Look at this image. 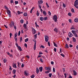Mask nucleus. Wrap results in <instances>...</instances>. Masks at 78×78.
<instances>
[{
  "label": "nucleus",
  "instance_id": "e433bc0d",
  "mask_svg": "<svg viewBox=\"0 0 78 78\" xmlns=\"http://www.w3.org/2000/svg\"><path fill=\"white\" fill-rule=\"evenodd\" d=\"M34 39H36L37 38V34H36L34 35Z\"/></svg>",
  "mask_w": 78,
  "mask_h": 78
},
{
  "label": "nucleus",
  "instance_id": "6e6552de",
  "mask_svg": "<svg viewBox=\"0 0 78 78\" xmlns=\"http://www.w3.org/2000/svg\"><path fill=\"white\" fill-rule=\"evenodd\" d=\"M45 70H51V68L50 67H45Z\"/></svg>",
  "mask_w": 78,
  "mask_h": 78
},
{
  "label": "nucleus",
  "instance_id": "ddd939ff",
  "mask_svg": "<svg viewBox=\"0 0 78 78\" xmlns=\"http://www.w3.org/2000/svg\"><path fill=\"white\" fill-rule=\"evenodd\" d=\"M23 27L25 29H27V24H24L23 25Z\"/></svg>",
  "mask_w": 78,
  "mask_h": 78
},
{
  "label": "nucleus",
  "instance_id": "5701e85b",
  "mask_svg": "<svg viewBox=\"0 0 78 78\" xmlns=\"http://www.w3.org/2000/svg\"><path fill=\"white\" fill-rule=\"evenodd\" d=\"M34 9V7H33L30 10V13H32L33 12V10Z\"/></svg>",
  "mask_w": 78,
  "mask_h": 78
},
{
  "label": "nucleus",
  "instance_id": "c9c22d12",
  "mask_svg": "<svg viewBox=\"0 0 78 78\" xmlns=\"http://www.w3.org/2000/svg\"><path fill=\"white\" fill-rule=\"evenodd\" d=\"M35 24L36 27H39V25H38L37 24V22H35Z\"/></svg>",
  "mask_w": 78,
  "mask_h": 78
},
{
  "label": "nucleus",
  "instance_id": "7c9ffc66",
  "mask_svg": "<svg viewBox=\"0 0 78 78\" xmlns=\"http://www.w3.org/2000/svg\"><path fill=\"white\" fill-rule=\"evenodd\" d=\"M77 5H77L76 4H74V6L75 7V8H77V9H78V6H77Z\"/></svg>",
  "mask_w": 78,
  "mask_h": 78
},
{
  "label": "nucleus",
  "instance_id": "3c124183",
  "mask_svg": "<svg viewBox=\"0 0 78 78\" xmlns=\"http://www.w3.org/2000/svg\"><path fill=\"white\" fill-rule=\"evenodd\" d=\"M25 47H26V48H27V44L25 43L24 45Z\"/></svg>",
  "mask_w": 78,
  "mask_h": 78
},
{
  "label": "nucleus",
  "instance_id": "052dcab7",
  "mask_svg": "<svg viewBox=\"0 0 78 78\" xmlns=\"http://www.w3.org/2000/svg\"><path fill=\"white\" fill-rule=\"evenodd\" d=\"M20 34V31H19L18 32V36H19Z\"/></svg>",
  "mask_w": 78,
  "mask_h": 78
},
{
  "label": "nucleus",
  "instance_id": "f257e3e1",
  "mask_svg": "<svg viewBox=\"0 0 78 78\" xmlns=\"http://www.w3.org/2000/svg\"><path fill=\"white\" fill-rule=\"evenodd\" d=\"M53 19L54 20L55 22H56L57 19V16L56 15H54L53 17Z\"/></svg>",
  "mask_w": 78,
  "mask_h": 78
},
{
  "label": "nucleus",
  "instance_id": "6e6d98bb",
  "mask_svg": "<svg viewBox=\"0 0 78 78\" xmlns=\"http://www.w3.org/2000/svg\"><path fill=\"white\" fill-rule=\"evenodd\" d=\"M16 45L17 47H18L19 46H18V44H17V42L16 43Z\"/></svg>",
  "mask_w": 78,
  "mask_h": 78
},
{
  "label": "nucleus",
  "instance_id": "473e14b6",
  "mask_svg": "<svg viewBox=\"0 0 78 78\" xmlns=\"http://www.w3.org/2000/svg\"><path fill=\"white\" fill-rule=\"evenodd\" d=\"M54 31H55L56 32V33H58V30H57V29H56V28H55L54 29Z\"/></svg>",
  "mask_w": 78,
  "mask_h": 78
},
{
  "label": "nucleus",
  "instance_id": "09e8293b",
  "mask_svg": "<svg viewBox=\"0 0 78 78\" xmlns=\"http://www.w3.org/2000/svg\"><path fill=\"white\" fill-rule=\"evenodd\" d=\"M68 16H71V13H70V12H69L68 14Z\"/></svg>",
  "mask_w": 78,
  "mask_h": 78
},
{
  "label": "nucleus",
  "instance_id": "c85d7f7f",
  "mask_svg": "<svg viewBox=\"0 0 78 78\" xmlns=\"http://www.w3.org/2000/svg\"><path fill=\"white\" fill-rule=\"evenodd\" d=\"M40 13H39V12H38V11H37V13L36 15L37 16H39Z\"/></svg>",
  "mask_w": 78,
  "mask_h": 78
},
{
  "label": "nucleus",
  "instance_id": "f8f14e48",
  "mask_svg": "<svg viewBox=\"0 0 78 78\" xmlns=\"http://www.w3.org/2000/svg\"><path fill=\"white\" fill-rule=\"evenodd\" d=\"M18 48L19 50H20V51H22V48L20 46H19L18 47Z\"/></svg>",
  "mask_w": 78,
  "mask_h": 78
},
{
  "label": "nucleus",
  "instance_id": "1a4fd4ad",
  "mask_svg": "<svg viewBox=\"0 0 78 78\" xmlns=\"http://www.w3.org/2000/svg\"><path fill=\"white\" fill-rule=\"evenodd\" d=\"M42 70H43V68H42V67H40L39 68V70L40 72H42Z\"/></svg>",
  "mask_w": 78,
  "mask_h": 78
},
{
  "label": "nucleus",
  "instance_id": "393cba45",
  "mask_svg": "<svg viewBox=\"0 0 78 78\" xmlns=\"http://www.w3.org/2000/svg\"><path fill=\"white\" fill-rule=\"evenodd\" d=\"M24 75L26 76H27L28 75V73H27V71H25L24 72Z\"/></svg>",
  "mask_w": 78,
  "mask_h": 78
},
{
  "label": "nucleus",
  "instance_id": "cd10ccee",
  "mask_svg": "<svg viewBox=\"0 0 78 78\" xmlns=\"http://www.w3.org/2000/svg\"><path fill=\"white\" fill-rule=\"evenodd\" d=\"M75 28L73 27V26H72L71 28V30H75Z\"/></svg>",
  "mask_w": 78,
  "mask_h": 78
},
{
  "label": "nucleus",
  "instance_id": "4c0bfd02",
  "mask_svg": "<svg viewBox=\"0 0 78 78\" xmlns=\"http://www.w3.org/2000/svg\"><path fill=\"white\" fill-rule=\"evenodd\" d=\"M18 34H17V33H16L15 34V37H16L17 36Z\"/></svg>",
  "mask_w": 78,
  "mask_h": 78
},
{
  "label": "nucleus",
  "instance_id": "2eb2a0df",
  "mask_svg": "<svg viewBox=\"0 0 78 78\" xmlns=\"http://www.w3.org/2000/svg\"><path fill=\"white\" fill-rule=\"evenodd\" d=\"M43 13L44 14V16H46V15H47V13H46V12H45V11H43Z\"/></svg>",
  "mask_w": 78,
  "mask_h": 78
},
{
  "label": "nucleus",
  "instance_id": "58836bf2",
  "mask_svg": "<svg viewBox=\"0 0 78 78\" xmlns=\"http://www.w3.org/2000/svg\"><path fill=\"white\" fill-rule=\"evenodd\" d=\"M76 37H78V35H77V34L76 33L75 34H74Z\"/></svg>",
  "mask_w": 78,
  "mask_h": 78
},
{
  "label": "nucleus",
  "instance_id": "a18cd8bd",
  "mask_svg": "<svg viewBox=\"0 0 78 78\" xmlns=\"http://www.w3.org/2000/svg\"><path fill=\"white\" fill-rule=\"evenodd\" d=\"M28 38H27L25 40V42H28Z\"/></svg>",
  "mask_w": 78,
  "mask_h": 78
},
{
  "label": "nucleus",
  "instance_id": "7ed1b4c3",
  "mask_svg": "<svg viewBox=\"0 0 78 78\" xmlns=\"http://www.w3.org/2000/svg\"><path fill=\"white\" fill-rule=\"evenodd\" d=\"M7 12L8 14H9V17H11V12H10V10L8 9L7 10Z\"/></svg>",
  "mask_w": 78,
  "mask_h": 78
},
{
  "label": "nucleus",
  "instance_id": "774afa93",
  "mask_svg": "<svg viewBox=\"0 0 78 78\" xmlns=\"http://www.w3.org/2000/svg\"><path fill=\"white\" fill-rule=\"evenodd\" d=\"M41 47H42V48H45V47L44 46H43V45H42L41 46Z\"/></svg>",
  "mask_w": 78,
  "mask_h": 78
},
{
  "label": "nucleus",
  "instance_id": "4468645a",
  "mask_svg": "<svg viewBox=\"0 0 78 78\" xmlns=\"http://www.w3.org/2000/svg\"><path fill=\"white\" fill-rule=\"evenodd\" d=\"M36 72L37 74H38V73H39V70L37 68H36Z\"/></svg>",
  "mask_w": 78,
  "mask_h": 78
},
{
  "label": "nucleus",
  "instance_id": "79ce46f5",
  "mask_svg": "<svg viewBox=\"0 0 78 78\" xmlns=\"http://www.w3.org/2000/svg\"><path fill=\"white\" fill-rule=\"evenodd\" d=\"M35 76L34 75H33L30 76L31 78H34Z\"/></svg>",
  "mask_w": 78,
  "mask_h": 78
},
{
  "label": "nucleus",
  "instance_id": "338daca9",
  "mask_svg": "<svg viewBox=\"0 0 78 78\" xmlns=\"http://www.w3.org/2000/svg\"><path fill=\"white\" fill-rule=\"evenodd\" d=\"M13 2V0H11V2H10L11 3H12Z\"/></svg>",
  "mask_w": 78,
  "mask_h": 78
},
{
  "label": "nucleus",
  "instance_id": "c756f323",
  "mask_svg": "<svg viewBox=\"0 0 78 78\" xmlns=\"http://www.w3.org/2000/svg\"><path fill=\"white\" fill-rule=\"evenodd\" d=\"M53 44L55 47H58V46H57V44L55 43V42H53Z\"/></svg>",
  "mask_w": 78,
  "mask_h": 78
},
{
  "label": "nucleus",
  "instance_id": "13d9d810",
  "mask_svg": "<svg viewBox=\"0 0 78 78\" xmlns=\"http://www.w3.org/2000/svg\"><path fill=\"white\" fill-rule=\"evenodd\" d=\"M53 71L54 72H55V68H53Z\"/></svg>",
  "mask_w": 78,
  "mask_h": 78
},
{
  "label": "nucleus",
  "instance_id": "de8ad7c7",
  "mask_svg": "<svg viewBox=\"0 0 78 78\" xmlns=\"http://www.w3.org/2000/svg\"><path fill=\"white\" fill-rule=\"evenodd\" d=\"M5 8L6 9H7V10H8V9H8V7H7V6H6L5 5Z\"/></svg>",
  "mask_w": 78,
  "mask_h": 78
},
{
  "label": "nucleus",
  "instance_id": "423d86ee",
  "mask_svg": "<svg viewBox=\"0 0 78 78\" xmlns=\"http://www.w3.org/2000/svg\"><path fill=\"white\" fill-rule=\"evenodd\" d=\"M32 31L34 34L36 33V30L34 28H33L32 30Z\"/></svg>",
  "mask_w": 78,
  "mask_h": 78
},
{
  "label": "nucleus",
  "instance_id": "0eeeda50",
  "mask_svg": "<svg viewBox=\"0 0 78 78\" xmlns=\"http://www.w3.org/2000/svg\"><path fill=\"white\" fill-rule=\"evenodd\" d=\"M68 35L70 37H72L73 36V34L71 32H69L68 34Z\"/></svg>",
  "mask_w": 78,
  "mask_h": 78
},
{
  "label": "nucleus",
  "instance_id": "4be33fe9",
  "mask_svg": "<svg viewBox=\"0 0 78 78\" xmlns=\"http://www.w3.org/2000/svg\"><path fill=\"white\" fill-rule=\"evenodd\" d=\"M40 19L41 21H43V20H44V18L42 17H41L40 18Z\"/></svg>",
  "mask_w": 78,
  "mask_h": 78
},
{
  "label": "nucleus",
  "instance_id": "20e7f679",
  "mask_svg": "<svg viewBox=\"0 0 78 78\" xmlns=\"http://www.w3.org/2000/svg\"><path fill=\"white\" fill-rule=\"evenodd\" d=\"M9 25H10L11 27H12L13 26H14V22L12 21L11 23L9 24Z\"/></svg>",
  "mask_w": 78,
  "mask_h": 78
},
{
  "label": "nucleus",
  "instance_id": "ea45409f",
  "mask_svg": "<svg viewBox=\"0 0 78 78\" xmlns=\"http://www.w3.org/2000/svg\"><path fill=\"white\" fill-rule=\"evenodd\" d=\"M48 19V18L47 16L44 18V20H47Z\"/></svg>",
  "mask_w": 78,
  "mask_h": 78
},
{
  "label": "nucleus",
  "instance_id": "9b49d317",
  "mask_svg": "<svg viewBox=\"0 0 78 78\" xmlns=\"http://www.w3.org/2000/svg\"><path fill=\"white\" fill-rule=\"evenodd\" d=\"M38 2L39 4H42V3H43V1L42 0H40L38 1Z\"/></svg>",
  "mask_w": 78,
  "mask_h": 78
},
{
  "label": "nucleus",
  "instance_id": "0e129e2a",
  "mask_svg": "<svg viewBox=\"0 0 78 78\" xmlns=\"http://www.w3.org/2000/svg\"><path fill=\"white\" fill-rule=\"evenodd\" d=\"M54 51H55V52H56V48H54Z\"/></svg>",
  "mask_w": 78,
  "mask_h": 78
},
{
  "label": "nucleus",
  "instance_id": "49530a36",
  "mask_svg": "<svg viewBox=\"0 0 78 78\" xmlns=\"http://www.w3.org/2000/svg\"><path fill=\"white\" fill-rule=\"evenodd\" d=\"M20 22L21 23H23V20H21Z\"/></svg>",
  "mask_w": 78,
  "mask_h": 78
},
{
  "label": "nucleus",
  "instance_id": "9d476101",
  "mask_svg": "<svg viewBox=\"0 0 78 78\" xmlns=\"http://www.w3.org/2000/svg\"><path fill=\"white\" fill-rule=\"evenodd\" d=\"M74 5H78V0H76V1H75Z\"/></svg>",
  "mask_w": 78,
  "mask_h": 78
},
{
  "label": "nucleus",
  "instance_id": "bb28decb",
  "mask_svg": "<svg viewBox=\"0 0 78 78\" xmlns=\"http://www.w3.org/2000/svg\"><path fill=\"white\" fill-rule=\"evenodd\" d=\"M23 16H25V17L27 16V13L25 12V13H24L23 14Z\"/></svg>",
  "mask_w": 78,
  "mask_h": 78
},
{
  "label": "nucleus",
  "instance_id": "f704fd0d",
  "mask_svg": "<svg viewBox=\"0 0 78 78\" xmlns=\"http://www.w3.org/2000/svg\"><path fill=\"white\" fill-rule=\"evenodd\" d=\"M51 72V70H49V71H46V73H50Z\"/></svg>",
  "mask_w": 78,
  "mask_h": 78
},
{
  "label": "nucleus",
  "instance_id": "2f4dec72",
  "mask_svg": "<svg viewBox=\"0 0 78 78\" xmlns=\"http://www.w3.org/2000/svg\"><path fill=\"white\" fill-rule=\"evenodd\" d=\"M52 75V74L51 73H49L48 74V76L49 77H50V78H51V76Z\"/></svg>",
  "mask_w": 78,
  "mask_h": 78
},
{
  "label": "nucleus",
  "instance_id": "39448f33",
  "mask_svg": "<svg viewBox=\"0 0 78 78\" xmlns=\"http://www.w3.org/2000/svg\"><path fill=\"white\" fill-rule=\"evenodd\" d=\"M48 36L46 35L45 36V41H46V42H48Z\"/></svg>",
  "mask_w": 78,
  "mask_h": 78
},
{
  "label": "nucleus",
  "instance_id": "72a5a7b5",
  "mask_svg": "<svg viewBox=\"0 0 78 78\" xmlns=\"http://www.w3.org/2000/svg\"><path fill=\"white\" fill-rule=\"evenodd\" d=\"M16 71L15 69H13V74H15L16 73Z\"/></svg>",
  "mask_w": 78,
  "mask_h": 78
},
{
  "label": "nucleus",
  "instance_id": "680f3d73",
  "mask_svg": "<svg viewBox=\"0 0 78 78\" xmlns=\"http://www.w3.org/2000/svg\"><path fill=\"white\" fill-rule=\"evenodd\" d=\"M69 21L70 23H71L72 22V20L71 19H69Z\"/></svg>",
  "mask_w": 78,
  "mask_h": 78
},
{
  "label": "nucleus",
  "instance_id": "f03ea898",
  "mask_svg": "<svg viewBox=\"0 0 78 78\" xmlns=\"http://www.w3.org/2000/svg\"><path fill=\"white\" fill-rule=\"evenodd\" d=\"M33 41L34 42H35L34 45V50H35L36 48V40H33Z\"/></svg>",
  "mask_w": 78,
  "mask_h": 78
},
{
  "label": "nucleus",
  "instance_id": "37998d69",
  "mask_svg": "<svg viewBox=\"0 0 78 78\" xmlns=\"http://www.w3.org/2000/svg\"><path fill=\"white\" fill-rule=\"evenodd\" d=\"M71 11L72 12H75V11L74 10V9L73 8H72L71 9Z\"/></svg>",
  "mask_w": 78,
  "mask_h": 78
},
{
  "label": "nucleus",
  "instance_id": "5fc2aeb1",
  "mask_svg": "<svg viewBox=\"0 0 78 78\" xmlns=\"http://www.w3.org/2000/svg\"><path fill=\"white\" fill-rule=\"evenodd\" d=\"M64 76H65V78H66L67 77V74L66 73H65L64 74Z\"/></svg>",
  "mask_w": 78,
  "mask_h": 78
},
{
  "label": "nucleus",
  "instance_id": "e2e57ef3",
  "mask_svg": "<svg viewBox=\"0 0 78 78\" xmlns=\"http://www.w3.org/2000/svg\"><path fill=\"white\" fill-rule=\"evenodd\" d=\"M60 55H61V56H63V57H64V55L62 54H60Z\"/></svg>",
  "mask_w": 78,
  "mask_h": 78
},
{
  "label": "nucleus",
  "instance_id": "b1692460",
  "mask_svg": "<svg viewBox=\"0 0 78 78\" xmlns=\"http://www.w3.org/2000/svg\"><path fill=\"white\" fill-rule=\"evenodd\" d=\"M13 67L15 68V69H16V68H17V66H16V64H13Z\"/></svg>",
  "mask_w": 78,
  "mask_h": 78
},
{
  "label": "nucleus",
  "instance_id": "aec40b11",
  "mask_svg": "<svg viewBox=\"0 0 78 78\" xmlns=\"http://www.w3.org/2000/svg\"><path fill=\"white\" fill-rule=\"evenodd\" d=\"M74 22H78V18L75 19Z\"/></svg>",
  "mask_w": 78,
  "mask_h": 78
},
{
  "label": "nucleus",
  "instance_id": "dca6fc26",
  "mask_svg": "<svg viewBox=\"0 0 78 78\" xmlns=\"http://www.w3.org/2000/svg\"><path fill=\"white\" fill-rule=\"evenodd\" d=\"M73 75H76V71L75 70H73Z\"/></svg>",
  "mask_w": 78,
  "mask_h": 78
},
{
  "label": "nucleus",
  "instance_id": "4d7b16f0",
  "mask_svg": "<svg viewBox=\"0 0 78 78\" xmlns=\"http://www.w3.org/2000/svg\"><path fill=\"white\" fill-rule=\"evenodd\" d=\"M69 47H70V48L71 47H73V45L71 44H69Z\"/></svg>",
  "mask_w": 78,
  "mask_h": 78
},
{
  "label": "nucleus",
  "instance_id": "a878e982",
  "mask_svg": "<svg viewBox=\"0 0 78 78\" xmlns=\"http://www.w3.org/2000/svg\"><path fill=\"white\" fill-rule=\"evenodd\" d=\"M7 61V60L6 59H4L3 60L4 63H6V62Z\"/></svg>",
  "mask_w": 78,
  "mask_h": 78
},
{
  "label": "nucleus",
  "instance_id": "bf43d9fd",
  "mask_svg": "<svg viewBox=\"0 0 78 78\" xmlns=\"http://www.w3.org/2000/svg\"><path fill=\"white\" fill-rule=\"evenodd\" d=\"M26 58H27L28 59L30 58V57L28 55H26Z\"/></svg>",
  "mask_w": 78,
  "mask_h": 78
},
{
  "label": "nucleus",
  "instance_id": "864d4df0",
  "mask_svg": "<svg viewBox=\"0 0 78 78\" xmlns=\"http://www.w3.org/2000/svg\"><path fill=\"white\" fill-rule=\"evenodd\" d=\"M63 7H64V8H66V5H65V4H64V3L63 4Z\"/></svg>",
  "mask_w": 78,
  "mask_h": 78
},
{
  "label": "nucleus",
  "instance_id": "8fccbe9b",
  "mask_svg": "<svg viewBox=\"0 0 78 78\" xmlns=\"http://www.w3.org/2000/svg\"><path fill=\"white\" fill-rule=\"evenodd\" d=\"M48 46H49V47H50V41L48 42Z\"/></svg>",
  "mask_w": 78,
  "mask_h": 78
},
{
  "label": "nucleus",
  "instance_id": "603ef678",
  "mask_svg": "<svg viewBox=\"0 0 78 78\" xmlns=\"http://www.w3.org/2000/svg\"><path fill=\"white\" fill-rule=\"evenodd\" d=\"M14 39L15 40L16 42H17V38H16V37H14Z\"/></svg>",
  "mask_w": 78,
  "mask_h": 78
},
{
  "label": "nucleus",
  "instance_id": "412c9836",
  "mask_svg": "<svg viewBox=\"0 0 78 78\" xmlns=\"http://www.w3.org/2000/svg\"><path fill=\"white\" fill-rule=\"evenodd\" d=\"M40 61H41V62H44L45 61V60H44L43 59H40Z\"/></svg>",
  "mask_w": 78,
  "mask_h": 78
},
{
  "label": "nucleus",
  "instance_id": "a211bd4d",
  "mask_svg": "<svg viewBox=\"0 0 78 78\" xmlns=\"http://www.w3.org/2000/svg\"><path fill=\"white\" fill-rule=\"evenodd\" d=\"M66 47H65L66 48H69V45H68L67 44H66Z\"/></svg>",
  "mask_w": 78,
  "mask_h": 78
},
{
  "label": "nucleus",
  "instance_id": "6ab92c4d",
  "mask_svg": "<svg viewBox=\"0 0 78 78\" xmlns=\"http://www.w3.org/2000/svg\"><path fill=\"white\" fill-rule=\"evenodd\" d=\"M76 31L75 30H72V33H73V34H75V33H76Z\"/></svg>",
  "mask_w": 78,
  "mask_h": 78
},
{
  "label": "nucleus",
  "instance_id": "c03bdc74",
  "mask_svg": "<svg viewBox=\"0 0 78 78\" xmlns=\"http://www.w3.org/2000/svg\"><path fill=\"white\" fill-rule=\"evenodd\" d=\"M48 15H49L50 16H51V12H50V11H48Z\"/></svg>",
  "mask_w": 78,
  "mask_h": 78
},
{
  "label": "nucleus",
  "instance_id": "f3484780",
  "mask_svg": "<svg viewBox=\"0 0 78 78\" xmlns=\"http://www.w3.org/2000/svg\"><path fill=\"white\" fill-rule=\"evenodd\" d=\"M73 41L74 42H76V38L74 37H73Z\"/></svg>",
  "mask_w": 78,
  "mask_h": 78
},
{
  "label": "nucleus",
  "instance_id": "69168bd1",
  "mask_svg": "<svg viewBox=\"0 0 78 78\" xmlns=\"http://www.w3.org/2000/svg\"><path fill=\"white\" fill-rule=\"evenodd\" d=\"M38 7H39L40 9H41V6L40 5H38Z\"/></svg>",
  "mask_w": 78,
  "mask_h": 78
},
{
  "label": "nucleus",
  "instance_id": "a19ab883",
  "mask_svg": "<svg viewBox=\"0 0 78 78\" xmlns=\"http://www.w3.org/2000/svg\"><path fill=\"white\" fill-rule=\"evenodd\" d=\"M15 3L16 4V5H17V4H18V3H19V2L16 1L15 2Z\"/></svg>",
  "mask_w": 78,
  "mask_h": 78
}]
</instances>
